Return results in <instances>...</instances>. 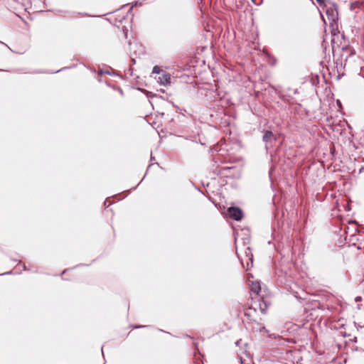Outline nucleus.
<instances>
[{
  "instance_id": "obj_1",
  "label": "nucleus",
  "mask_w": 364,
  "mask_h": 364,
  "mask_svg": "<svg viewBox=\"0 0 364 364\" xmlns=\"http://www.w3.org/2000/svg\"><path fill=\"white\" fill-rule=\"evenodd\" d=\"M151 75H158L159 76H155L154 78L156 80V82L161 86L168 87V85L173 83V77L168 73L166 71L161 70L159 65H155L153 68Z\"/></svg>"
},
{
  "instance_id": "obj_2",
  "label": "nucleus",
  "mask_w": 364,
  "mask_h": 364,
  "mask_svg": "<svg viewBox=\"0 0 364 364\" xmlns=\"http://www.w3.org/2000/svg\"><path fill=\"white\" fill-rule=\"evenodd\" d=\"M325 5L320 7L326 12L330 23H336L338 18V5L330 0H327Z\"/></svg>"
},
{
  "instance_id": "obj_3",
  "label": "nucleus",
  "mask_w": 364,
  "mask_h": 364,
  "mask_svg": "<svg viewBox=\"0 0 364 364\" xmlns=\"http://www.w3.org/2000/svg\"><path fill=\"white\" fill-rule=\"evenodd\" d=\"M229 215L235 220H240L242 218V212L239 208L230 207L228 208Z\"/></svg>"
},
{
  "instance_id": "obj_4",
  "label": "nucleus",
  "mask_w": 364,
  "mask_h": 364,
  "mask_svg": "<svg viewBox=\"0 0 364 364\" xmlns=\"http://www.w3.org/2000/svg\"><path fill=\"white\" fill-rule=\"evenodd\" d=\"M263 141L266 143V147H267L268 143L271 142L274 139V135L272 132L266 131L263 135Z\"/></svg>"
},
{
  "instance_id": "obj_5",
  "label": "nucleus",
  "mask_w": 364,
  "mask_h": 364,
  "mask_svg": "<svg viewBox=\"0 0 364 364\" xmlns=\"http://www.w3.org/2000/svg\"><path fill=\"white\" fill-rule=\"evenodd\" d=\"M251 290L256 294H259L261 290L260 282L258 281L252 282L251 285Z\"/></svg>"
},
{
  "instance_id": "obj_6",
  "label": "nucleus",
  "mask_w": 364,
  "mask_h": 364,
  "mask_svg": "<svg viewBox=\"0 0 364 364\" xmlns=\"http://www.w3.org/2000/svg\"><path fill=\"white\" fill-rule=\"evenodd\" d=\"M146 97L149 100H153L154 98L157 97V95L156 93H154L152 92H146Z\"/></svg>"
},
{
  "instance_id": "obj_7",
  "label": "nucleus",
  "mask_w": 364,
  "mask_h": 364,
  "mask_svg": "<svg viewBox=\"0 0 364 364\" xmlns=\"http://www.w3.org/2000/svg\"><path fill=\"white\" fill-rule=\"evenodd\" d=\"M141 5H142V2L139 1H135L132 3V6L129 8V11H131L134 6H141Z\"/></svg>"
},
{
  "instance_id": "obj_8",
  "label": "nucleus",
  "mask_w": 364,
  "mask_h": 364,
  "mask_svg": "<svg viewBox=\"0 0 364 364\" xmlns=\"http://www.w3.org/2000/svg\"><path fill=\"white\" fill-rule=\"evenodd\" d=\"M327 0H316V3L318 4L319 6H326L325 2Z\"/></svg>"
},
{
  "instance_id": "obj_9",
  "label": "nucleus",
  "mask_w": 364,
  "mask_h": 364,
  "mask_svg": "<svg viewBox=\"0 0 364 364\" xmlns=\"http://www.w3.org/2000/svg\"><path fill=\"white\" fill-rule=\"evenodd\" d=\"M102 74H110V73H109V72L108 70H105V71H103V70H100L98 72V74H97V75H98V77H101Z\"/></svg>"
},
{
  "instance_id": "obj_10",
  "label": "nucleus",
  "mask_w": 364,
  "mask_h": 364,
  "mask_svg": "<svg viewBox=\"0 0 364 364\" xmlns=\"http://www.w3.org/2000/svg\"><path fill=\"white\" fill-rule=\"evenodd\" d=\"M245 253H246L247 256L249 254L250 255V256H251V257H250V259L252 261V255L251 254V251H250V247H247V250H246V251H245Z\"/></svg>"
},
{
  "instance_id": "obj_11",
  "label": "nucleus",
  "mask_w": 364,
  "mask_h": 364,
  "mask_svg": "<svg viewBox=\"0 0 364 364\" xmlns=\"http://www.w3.org/2000/svg\"><path fill=\"white\" fill-rule=\"evenodd\" d=\"M235 167H224L223 170L224 171H228V170L235 169Z\"/></svg>"
},
{
  "instance_id": "obj_12",
  "label": "nucleus",
  "mask_w": 364,
  "mask_h": 364,
  "mask_svg": "<svg viewBox=\"0 0 364 364\" xmlns=\"http://www.w3.org/2000/svg\"><path fill=\"white\" fill-rule=\"evenodd\" d=\"M355 3H352V4H350V9L351 10H353V8H354V6H355Z\"/></svg>"
},
{
  "instance_id": "obj_13",
  "label": "nucleus",
  "mask_w": 364,
  "mask_h": 364,
  "mask_svg": "<svg viewBox=\"0 0 364 364\" xmlns=\"http://www.w3.org/2000/svg\"><path fill=\"white\" fill-rule=\"evenodd\" d=\"M11 273H12V272H11V271H10V272H5V273H3V274H1L0 275L10 274H11Z\"/></svg>"
},
{
  "instance_id": "obj_14",
  "label": "nucleus",
  "mask_w": 364,
  "mask_h": 364,
  "mask_svg": "<svg viewBox=\"0 0 364 364\" xmlns=\"http://www.w3.org/2000/svg\"><path fill=\"white\" fill-rule=\"evenodd\" d=\"M138 91L142 92V91H147L146 90L142 89V88H137Z\"/></svg>"
},
{
  "instance_id": "obj_15",
  "label": "nucleus",
  "mask_w": 364,
  "mask_h": 364,
  "mask_svg": "<svg viewBox=\"0 0 364 364\" xmlns=\"http://www.w3.org/2000/svg\"><path fill=\"white\" fill-rule=\"evenodd\" d=\"M337 104H338V105L339 107H341V102H340V101H339V100H337Z\"/></svg>"
},
{
  "instance_id": "obj_16",
  "label": "nucleus",
  "mask_w": 364,
  "mask_h": 364,
  "mask_svg": "<svg viewBox=\"0 0 364 364\" xmlns=\"http://www.w3.org/2000/svg\"><path fill=\"white\" fill-rule=\"evenodd\" d=\"M260 308H261L262 311L263 313H264V309H262V307H260Z\"/></svg>"
},
{
  "instance_id": "obj_17",
  "label": "nucleus",
  "mask_w": 364,
  "mask_h": 364,
  "mask_svg": "<svg viewBox=\"0 0 364 364\" xmlns=\"http://www.w3.org/2000/svg\"><path fill=\"white\" fill-rule=\"evenodd\" d=\"M23 269H24V270H26V266H25V265L23 266Z\"/></svg>"
},
{
  "instance_id": "obj_18",
  "label": "nucleus",
  "mask_w": 364,
  "mask_h": 364,
  "mask_svg": "<svg viewBox=\"0 0 364 364\" xmlns=\"http://www.w3.org/2000/svg\"><path fill=\"white\" fill-rule=\"evenodd\" d=\"M102 353L103 354V348H101Z\"/></svg>"
},
{
  "instance_id": "obj_19",
  "label": "nucleus",
  "mask_w": 364,
  "mask_h": 364,
  "mask_svg": "<svg viewBox=\"0 0 364 364\" xmlns=\"http://www.w3.org/2000/svg\"><path fill=\"white\" fill-rule=\"evenodd\" d=\"M159 91L164 92L165 90H164L161 89Z\"/></svg>"
}]
</instances>
